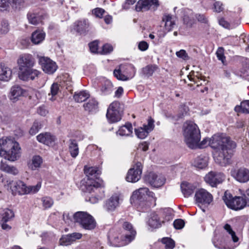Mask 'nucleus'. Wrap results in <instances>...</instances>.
Listing matches in <instances>:
<instances>
[{
    "label": "nucleus",
    "instance_id": "29",
    "mask_svg": "<svg viewBox=\"0 0 249 249\" xmlns=\"http://www.w3.org/2000/svg\"><path fill=\"white\" fill-rule=\"evenodd\" d=\"M181 191L185 197H189L195 191L196 186L188 182H183L180 185Z\"/></svg>",
    "mask_w": 249,
    "mask_h": 249
},
{
    "label": "nucleus",
    "instance_id": "45",
    "mask_svg": "<svg viewBox=\"0 0 249 249\" xmlns=\"http://www.w3.org/2000/svg\"><path fill=\"white\" fill-rule=\"evenodd\" d=\"M224 228L231 235L232 240L234 243L238 241V237L236 235L235 232L232 230L231 226L229 224H226Z\"/></svg>",
    "mask_w": 249,
    "mask_h": 249
},
{
    "label": "nucleus",
    "instance_id": "57",
    "mask_svg": "<svg viewBox=\"0 0 249 249\" xmlns=\"http://www.w3.org/2000/svg\"><path fill=\"white\" fill-rule=\"evenodd\" d=\"M242 113H249V100H245L241 103Z\"/></svg>",
    "mask_w": 249,
    "mask_h": 249
},
{
    "label": "nucleus",
    "instance_id": "22",
    "mask_svg": "<svg viewBox=\"0 0 249 249\" xmlns=\"http://www.w3.org/2000/svg\"><path fill=\"white\" fill-rule=\"evenodd\" d=\"M119 196L117 194L112 195L105 203L104 207L108 212L114 211L119 205Z\"/></svg>",
    "mask_w": 249,
    "mask_h": 249
},
{
    "label": "nucleus",
    "instance_id": "32",
    "mask_svg": "<svg viewBox=\"0 0 249 249\" xmlns=\"http://www.w3.org/2000/svg\"><path fill=\"white\" fill-rule=\"evenodd\" d=\"M69 151L73 158H75L79 154V147L75 140L70 139L69 141Z\"/></svg>",
    "mask_w": 249,
    "mask_h": 249
},
{
    "label": "nucleus",
    "instance_id": "16",
    "mask_svg": "<svg viewBox=\"0 0 249 249\" xmlns=\"http://www.w3.org/2000/svg\"><path fill=\"white\" fill-rule=\"evenodd\" d=\"M225 179V176L221 173L210 172L205 177V180L212 187L221 183Z\"/></svg>",
    "mask_w": 249,
    "mask_h": 249
},
{
    "label": "nucleus",
    "instance_id": "49",
    "mask_svg": "<svg viewBox=\"0 0 249 249\" xmlns=\"http://www.w3.org/2000/svg\"><path fill=\"white\" fill-rule=\"evenodd\" d=\"M112 85L110 82H107L101 88L102 92L105 94L110 93L112 90Z\"/></svg>",
    "mask_w": 249,
    "mask_h": 249
},
{
    "label": "nucleus",
    "instance_id": "33",
    "mask_svg": "<svg viewBox=\"0 0 249 249\" xmlns=\"http://www.w3.org/2000/svg\"><path fill=\"white\" fill-rule=\"evenodd\" d=\"M158 69L159 67L156 64H149L142 69V73L143 76L149 77Z\"/></svg>",
    "mask_w": 249,
    "mask_h": 249
},
{
    "label": "nucleus",
    "instance_id": "6",
    "mask_svg": "<svg viewBox=\"0 0 249 249\" xmlns=\"http://www.w3.org/2000/svg\"><path fill=\"white\" fill-rule=\"evenodd\" d=\"M74 221L86 230H92L96 227L93 217L85 212H77L74 214Z\"/></svg>",
    "mask_w": 249,
    "mask_h": 249
},
{
    "label": "nucleus",
    "instance_id": "7",
    "mask_svg": "<svg viewBox=\"0 0 249 249\" xmlns=\"http://www.w3.org/2000/svg\"><path fill=\"white\" fill-rule=\"evenodd\" d=\"M119 108L120 103L117 101H114L109 105L106 116L110 123H116L121 120L122 115Z\"/></svg>",
    "mask_w": 249,
    "mask_h": 249
},
{
    "label": "nucleus",
    "instance_id": "55",
    "mask_svg": "<svg viewBox=\"0 0 249 249\" xmlns=\"http://www.w3.org/2000/svg\"><path fill=\"white\" fill-rule=\"evenodd\" d=\"M176 55L178 57L182 58L184 60H187L189 59L188 54L184 50H180V51L177 52Z\"/></svg>",
    "mask_w": 249,
    "mask_h": 249
},
{
    "label": "nucleus",
    "instance_id": "17",
    "mask_svg": "<svg viewBox=\"0 0 249 249\" xmlns=\"http://www.w3.org/2000/svg\"><path fill=\"white\" fill-rule=\"evenodd\" d=\"M123 227L124 230L129 232V233H126L122 239V241L123 242V244L124 245H126L134 239L136 234V231L133 229L132 224L126 221L124 222Z\"/></svg>",
    "mask_w": 249,
    "mask_h": 249
},
{
    "label": "nucleus",
    "instance_id": "3",
    "mask_svg": "<svg viewBox=\"0 0 249 249\" xmlns=\"http://www.w3.org/2000/svg\"><path fill=\"white\" fill-rule=\"evenodd\" d=\"M184 141L189 147L194 149L197 147L200 140V130L197 125L192 122H186L183 124Z\"/></svg>",
    "mask_w": 249,
    "mask_h": 249
},
{
    "label": "nucleus",
    "instance_id": "14",
    "mask_svg": "<svg viewBox=\"0 0 249 249\" xmlns=\"http://www.w3.org/2000/svg\"><path fill=\"white\" fill-rule=\"evenodd\" d=\"M40 74L39 71L31 67L19 71L18 77L23 81L34 80L37 78Z\"/></svg>",
    "mask_w": 249,
    "mask_h": 249
},
{
    "label": "nucleus",
    "instance_id": "47",
    "mask_svg": "<svg viewBox=\"0 0 249 249\" xmlns=\"http://www.w3.org/2000/svg\"><path fill=\"white\" fill-rule=\"evenodd\" d=\"M161 242L165 245V248L166 249H173L175 247L174 241L170 238H163L161 240Z\"/></svg>",
    "mask_w": 249,
    "mask_h": 249
},
{
    "label": "nucleus",
    "instance_id": "56",
    "mask_svg": "<svg viewBox=\"0 0 249 249\" xmlns=\"http://www.w3.org/2000/svg\"><path fill=\"white\" fill-rule=\"evenodd\" d=\"M113 51L112 46L108 44H106L104 45L102 47V51L101 52V54H107L111 53Z\"/></svg>",
    "mask_w": 249,
    "mask_h": 249
},
{
    "label": "nucleus",
    "instance_id": "36",
    "mask_svg": "<svg viewBox=\"0 0 249 249\" xmlns=\"http://www.w3.org/2000/svg\"><path fill=\"white\" fill-rule=\"evenodd\" d=\"M162 21L165 22V29L167 32L171 31L175 25L174 20L170 15H164Z\"/></svg>",
    "mask_w": 249,
    "mask_h": 249
},
{
    "label": "nucleus",
    "instance_id": "26",
    "mask_svg": "<svg viewBox=\"0 0 249 249\" xmlns=\"http://www.w3.org/2000/svg\"><path fill=\"white\" fill-rule=\"evenodd\" d=\"M163 222L160 219L158 215L155 212L151 213L147 221V224L152 228H159Z\"/></svg>",
    "mask_w": 249,
    "mask_h": 249
},
{
    "label": "nucleus",
    "instance_id": "50",
    "mask_svg": "<svg viewBox=\"0 0 249 249\" xmlns=\"http://www.w3.org/2000/svg\"><path fill=\"white\" fill-rule=\"evenodd\" d=\"M64 221L68 224H70L74 220V214L72 213L64 212L63 214Z\"/></svg>",
    "mask_w": 249,
    "mask_h": 249
},
{
    "label": "nucleus",
    "instance_id": "53",
    "mask_svg": "<svg viewBox=\"0 0 249 249\" xmlns=\"http://www.w3.org/2000/svg\"><path fill=\"white\" fill-rule=\"evenodd\" d=\"M184 221L181 219L175 220L173 223L174 228L178 230L182 229L184 226Z\"/></svg>",
    "mask_w": 249,
    "mask_h": 249
},
{
    "label": "nucleus",
    "instance_id": "46",
    "mask_svg": "<svg viewBox=\"0 0 249 249\" xmlns=\"http://www.w3.org/2000/svg\"><path fill=\"white\" fill-rule=\"evenodd\" d=\"M114 76L119 80L126 81L128 80V77L121 70L120 68L115 69L113 71Z\"/></svg>",
    "mask_w": 249,
    "mask_h": 249
},
{
    "label": "nucleus",
    "instance_id": "31",
    "mask_svg": "<svg viewBox=\"0 0 249 249\" xmlns=\"http://www.w3.org/2000/svg\"><path fill=\"white\" fill-rule=\"evenodd\" d=\"M86 111L89 112H95L98 108V102L95 99H90L83 105Z\"/></svg>",
    "mask_w": 249,
    "mask_h": 249
},
{
    "label": "nucleus",
    "instance_id": "24",
    "mask_svg": "<svg viewBox=\"0 0 249 249\" xmlns=\"http://www.w3.org/2000/svg\"><path fill=\"white\" fill-rule=\"evenodd\" d=\"M37 140L40 143L47 145H52L55 137L50 132L41 133L36 136Z\"/></svg>",
    "mask_w": 249,
    "mask_h": 249
},
{
    "label": "nucleus",
    "instance_id": "44",
    "mask_svg": "<svg viewBox=\"0 0 249 249\" xmlns=\"http://www.w3.org/2000/svg\"><path fill=\"white\" fill-rule=\"evenodd\" d=\"M42 206L44 209L51 208L53 204V199L49 196H44L41 198Z\"/></svg>",
    "mask_w": 249,
    "mask_h": 249
},
{
    "label": "nucleus",
    "instance_id": "12",
    "mask_svg": "<svg viewBox=\"0 0 249 249\" xmlns=\"http://www.w3.org/2000/svg\"><path fill=\"white\" fill-rule=\"evenodd\" d=\"M17 64L20 71L24 69L33 67L35 65V59L31 54H23L18 57Z\"/></svg>",
    "mask_w": 249,
    "mask_h": 249
},
{
    "label": "nucleus",
    "instance_id": "28",
    "mask_svg": "<svg viewBox=\"0 0 249 249\" xmlns=\"http://www.w3.org/2000/svg\"><path fill=\"white\" fill-rule=\"evenodd\" d=\"M46 34L42 30H37L32 34L31 41L34 44L41 43L45 39Z\"/></svg>",
    "mask_w": 249,
    "mask_h": 249
},
{
    "label": "nucleus",
    "instance_id": "60",
    "mask_svg": "<svg viewBox=\"0 0 249 249\" xmlns=\"http://www.w3.org/2000/svg\"><path fill=\"white\" fill-rule=\"evenodd\" d=\"M149 45L145 41H142L139 43L138 48L141 51H145L148 48Z\"/></svg>",
    "mask_w": 249,
    "mask_h": 249
},
{
    "label": "nucleus",
    "instance_id": "61",
    "mask_svg": "<svg viewBox=\"0 0 249 249\" xmlns=\"http://www.w3.org/2000/svg\"><path fill=\"white\" fill-rule=\"evenodd\" d=\"M214 10L215 12L219 13L223 10V4L220 1H216L213 4Z\"/></svg>",
    "mask_w": 249,
    "mask_h": 249
},
{
    "label": "nucleus",
    "instance_id": "62",
    "mask_svg": "<svg viewBox=\"0 0 249 249\" xmlns=\"http://www.w3.org/2000/svg\"><path fill=\"white\" fill-rule=\"evenodd\" d=\"M8 2L12 5V6L17 8L20 6L23 2L24 0H8Z\"/></svg>",
    "mask_w": 249,
    "mask_h": 249
},
{
    "label": "nucleus",
    "instance_id": "23",
    "mask_svg": "<svg viewBox=\"0 0 249 249\" xmlns=\"http://www.w3.org/2000/svg\"><path fill=\"white\" fill-rule=\"evenodd\" d=\"M25 92V90L19 85H14L11 87L8 96L10 100L16 102L19 97L23 95Z\"/></svg>",
    "mask_w": 249,
    "mask_h": 249
},
{
    "label": "nucleus",
    "instance_id": "13",
    "mask_svg": "<svg viewBox=\"0 0 249 249\" xmlns=\"http://www.w3.org/2000/svg\"><path fill=\"white\" fill-rule=\"evenodd\" d=\"M144 178L145 182L155 187H160L165 182V178L163 176H158L153 172H150L146 175Z\"/></svg>",
    "mask_w": 249,
    "mask_h": 249
},
{
    "label": "nucleus",
    "instance_id": "42",
    "mask_svg": "<svg viewBox=\"0 0 249 249\" xmlns=\"http://www.w3.org/2000/svg\"><path fill=\"white\" fill-rule=\"evenodd\" d=\"M14 216V212L10 209L4 211L2 215L1 222H7Z\"/></svg>",
    "mask_w": 249,
    "mask_h": 249
},
{
    "label": "nucleus",
    "instance_id": "18",
    "mask_svg": "<svg viewBox=\"0 0 249 249\" xmlns=\"http://www.w3.org/2000/svg\"><path fill=\"white\" fill-rule=\"evenodd\" d=\"M231 176L238 182L245 183L249 180V170L245 168H241L231 171Z\"/></svg>",
    "mask_w": 249,
    "mask_h": 249
},
{
    "label": "nucleus",
    "instance_id": "35",
    "mask_svg": "<svg viewBox=\"0 0 249 249\" xmlns=\"http://www.w3.org/2000/svg\"><path fill=\"white\" fill-rule=\"evenodd\" d=\"M1 69L0 71V80L4 81H9L12 76V70L7 67L1 66Z\"/></svg>",
    "mask_w": 249,
    "mask_h": 249
},
{
    "label": "nucleus",
    "instance_id": "27",
    "mask_svg": "<svg viewBox=\"0 0 249 249\" xmlns=\"http://www.w3.org/2000/svg\"><path fill=\"white\" fill-rule=\"evenodd\" d=\"M0 169L3 172L14 176L17 175L19 173L18 170L16 167L9 165L2 160L0 162Z\"/></svg>",
    "mask_w": 249,
    "mask_h": 249
},
{
    "label": "nucleus",
    "instance_id": "25",
    "mask_svg": "<svg viewBox=\"0 0 249 249\" xmlns=\"http://www.w3.org/2000/svg\"><path fill=\"white\" fill-rule=\"evenodd\" d=\"M84 172L88 178L87 182H89V180L94 181L92 180V177L97 178L101 173L100 170L96 167H88L87 166L84 167Z\"/></svg>",
    "mask_w": 249,
    "mask_h": 249
},
{
    "label": "nucleus",
    "instance_id": "58",
    "mask_svg": "<svg viewBox=\"0 0 249 249\" xmlns=\"http://www.w3.org/2000/svg\"><path fill=\"white\" fill-rule=\"evenodd\" d=\"M105 11L101 8H96L92 10V13L97 18H102Z\"/></svg>",
    "mask_w": 249,
    "mask_h": 249
},
{
    "label": "nucleus",
    "instance_id": "19",
    "mask_svg": "<svg viewBox=\"0 0 249 249\" xmlns=\"http://www.w3.org/2000/svg\"><path fill=\"white\" fill-rule=\"evenodd\" d=\"M10 189L14 195H22L27 194V186L25 184L20 180L10 182Z\"/></svg>",
    "mask_w": 249,
    "mask_h": 249
},
{
    "label": "nucleus",
    "instance_id": "1",
    "mask_svg": "<svg viewBox=\"0 0 249 249\" xmlns=\"http://www.w3.org/2000/svg\"><path fill=\"white\" fill-rule=\"evenodd\" d=\"M208 145L216 149L214 159L215 161L221 166H225L229 163L233 155V150L236 146V143L229 137L216 135L211 139H204L200 143L199 147L204 148Z\"/></svg>",
    "mask_w": 249,
    "mask_h": 249
},
{
    "label": "nucleus",
    "instance_id": "43",
    "mask_svg": "<svg viewBox=\"0 0 249 249\" xmlns=\"http://www.w3.org/2000/svg\"><path fill=\"white\" fill-rule=\"evenodd\" d=\"M42 127V124L41 122L35 121L29 130V133L31 135H34L36 134Z\"/></svg>",
    "mask_w": 249,
    "mask_h": 249
},
{
    "label": "nucleus",
    "instance_id": "5",
    "mask_svg": "<svg viewBox=\"0 0 249 249\" xmlns=\"http://www.w3.org/2000/svg\"><path fill=\"white\" fill-rule=\"evenodd\" d=\"M223 199L228 207L235 211L249 206V199L245 195L233 197L230 193L225 192Z\"/></svg>",
    "mask_w": 249,
    "mask_h": 249
},
{
    "label": "nucleus",
    "instance_id": "8",
    "mask_svg": "<svg viewBox=\"0 0 249 249\" xmlns=\"http://www.w3.org/2000/svg\"><path fill=\"white\" fill-rule=\"evenodd\" d=\"M213 196L204 189H200L196 192L195 200L199 206L209 205L213 201Z\"/></svg>",
    "mask_w": 249,
    "mask_h": 249
},
{
    "label": "nucleus",
    "instance_id": "15",
    "mask_svg": "<svg viewBox=\"0 0 249 249\" xmlns=\"http://www.w3.org/2000/svg\"><path fill=\"white\" fill-rule=\"evenodd\" d=\"M39 63L41 65L43 71L48 74L53 73L57 69L56 63L48 57H40Z\"/></svg>",
    "mask_w": 249,
    "mask_h": 249
},
{
    "label": "nucleus",
    "instance_id": "10",
    "mask_svg": "<svg viewBox=\"0 0 249 249\" xmlns=\"http://www.w3.org/2000/svg\"><path fill=\"white\" fill-rule=\"evenodd\" d=\"M142 165L140 162H137L132 168L128 171L125 179L130 182H137L141 177Z\"/></svg>",
    "mask_w": 249,
    "mask_h": 249
},
{
    "label": "nucleus",
    "instance_id": "21",
    "mask_svg": "<svg viewBox=\"0 0 249 249\" xmlns=\"http://www.w3.org/2000/svg\"><path fill=\"white\" fill-rule=\"evenodd\" d=\"M45 14L43 11L29 13L27 15V18L30 23L37 25L42 24L44 19Z\"/></svg>",
    "mask_w": 249,
    "mask_h": 249
},
{
    "label": "nucleus",
    "instance_id": "51",
    "mask_svg": "<svg viewBox=\"0 0 249 249\" xmlns=\"http://www.w3.org/2000/svg\"><path fill=\"white\" fill-rule=\"evenodd\" d=\"M41 186V183L40 182H39L35 186H29L28 187H27V194L36 193L40 189Z\"/></svg>",
    "mask_w": 249,
    "mask_h": 249
},
{
    "label": "nucleus",
    "instance_id": "4",
    "mask_svg": "<svg viewBox=\"0 0 249 249\" xmlns=\"http://www.w3.org/2000/svg\"><path fill=\"white\" fill-rule=\"evenodd\" d=\"M104 188L105 184L102 181L97 182L89 180V182H86V184L82 186V190L85 193L94 194L89 197V201L94 203L104 196Z\"/></svg>",
    "mask_w": 249,
    "mask_h": 249
},
{
    "label": "nucleus",
    "instance_id": "64",
    "mask_svg": "<svg viewBox=\"0 0 249 249\" xmlns=\"http://www.w3.org/2000/svg\"><path fill=\"white\" fill-rule=\"evenodd\" d=\"M89 47L92 53H96L98 50V42L93 41L89 44Z\"/></svg>",
    "mask_w": 249,
    "mask_h": 249
},
{
    "label": "nucleus",
    "instance_id": "40",
    "mask_svg": "<svg viewBox=\"0 0 249 249\" xmlns=\"http://www.w3.org/2000/svg\"><path fill=\"white\" fill-rule=\"evenodd\" d=\"M42 162L41 158L39 156H35L33 157L32 162L30 164V167L33 170H36L39 167Z\"/></svg>",
    "mask_w": 249,
    "mask_h": 249
},
{
    "label": "nucleus",
    "instance_id": "59",
    "mask_svg": "<svg viewBox=\"0 0 249 249\" xmlns=\"http://www.w3.org/2000/svg\"><path fill=\"white\" fill-rule=\"evenodd\" d=\"M0 32L2 34H5L9 31L8 23L5 21H3L1 23V27L0 28Z\"/></svg>",
    "mask_w": 249,
    "mask_h": 249
},
{
    "label": "nucleus",
    "instance_id": "54",
    "mask_svg": "<svg viewBox=\"0 0 249 249\" xmlns=\"http://www.w3.org/2000/svg\"><path fill=\"white\" fill-rule=\"evenodd\" d=\"M216 56H217V57L218 58V59L219 60H221L223 64H225L226 58L223 53V49L221 48H218V49L217 50V51L216 53Z\"/></svg>",
    "mask_w": 249,
    "mask_h": 249
},
{
    "label": "nucleus",
    "instance_id": "63",
    "mask_svg": "<svg viewBox=\"0 0 249 249\" xmlns=\"http://www.w3.org/2000/svg\"><path fill=\"white\" fill-rule=\"evenodd\" d=\"M183 21L189 27H191L194 23V20L186 15L183 17Z\"/></svg>",
    "mask_w": 249,
    "mask_h": 249
},
{
    "label": "nucleus",
    "instance_id": "20",
    "mask_svg": "<svg viewBox=\"0 0 249 249\" xmlns=\"http://www.w3.org/2000/svg\"><path fill=\"white\" fill-rule=\"evenodd\" d=\"M157 7L159 5L158 0H139L136 5L137 11L148 10L152 6Z\"/></svg>",
    "mask_w": 249,
    "mask_h": 249
},
{
    "label": "nucleus",
    "instance_id": "37",
    "mask_svg": "<svg viewBox=\"0 0 249 249\" xmlns=\"http://www.w3.org/2000/svg\"><path fill=\"white\" fill-rule=\"evenodd\" d=\"M75 29L77 32L80 34L84 33L86 32L87 29L89 27V23L87 20L78 21L75 23Z\"/></svg>",
    "mask_w": 249,
    "mask_h": 249
},
{
    "label": "nucleus",
    "instance_id": "2",
    "mask_svg": "<svg viewBox=\"0 0 249 249\" xmlns=\"http://www.w3.org/2000/svg\"><path fill=\"white\" fill-rule=\"evenodd\" d=\"M20 147L13 139L2 138L0 139V156L11 161L20 157Z\"/></svg>",
    "mask_w": 249,
    "mask_h": 249
},
{
    "label": "nucleus",
    "instance_id": "38",
    "mask_svg": "<svg viewBox=\"0 0 249 249\" xmlns=\"http://www.w3.org/2000/svg\"><path fill=\"white\" fill-rule=\"evenodd\" d=\"M89 94L88 92L83 90L79 92H75L73 96V98L76 102L81 103L89 98Z\"/></svg>",
    "mask_w": 249,
    "mask_h": 249
},
{
    "label": "nucleus",
    "instance_id": "39",
    "mask_svg": "<svg viewBox=\"0 0 249 249\" xmlns=\"http://www.w3.org/2000/svg\"><path fill=\"white\" fill-rule=\"evenodd\" d=\"M60 90L59 85L56 83H53L51 87V92L48 94L49 100L53 101L56 99V95Z\"/></svg>",
    "mask_w": 249,
    "mask_h": 249
},
{
    "label": "nucleus",
    "instance_id": "30",
    "mask_svg": "<svg viewBox=\"0 0 249 249\" xmlns=\"http://www.w3.org/2000/svg\"><path fill=\"white\" fill-rule=\"evenodd\" d=\"M119 68L126 76H127L128 79L133 77L136 72L135 68L130 64L121 65L119 66Z\"/></svg>",
    "mask_w": 249,
    "mask_h": 249
},
{
    "label": "nucleus",
    "instance_id": "41",
    "mask_svg": "<svg viewBox=\"0 0 249 249\" xmlns=\"http://www.w3.org/2000/svg\"><path fill=\"white\" fill-rule=\"evenodd\" d=\"M194 165L199 169H203L207 166V161L205 158L198 157L195 159Z\"/></svg>",
    "mask_w": 249,
    "mask_h": 249
},
{
    "label": "nucleus",
    "instance_id": "9",
    "mask_svg": "<svg viewBox=\"0 0 249 249\" xmlns=\"http://www.w3.org/2000/svg\"><path fill=\"white\" fill-rule=\"evenodd\" d=\"M132 197L140 202H143L147 200L153 199L155 200L154 194L149 191L146 187L140 188L133 193Z\"/></svg>",
    "mask_w": 249,
    "mask_h": 249
},
{
    "label": "nucleus",
    "instance_id": "11",
    "mask_svg": "<svg viewBox=\"0 0 249 249\" xmlns=\"http://www.w3.org/2000/svg\"><path fill=\"white\" fill-rule=\"evenodd\" d=\"M154 121L150 117L148 120L147 124H143L142 127H140L135 129V133L138 138L143 139L146 138L148 134L152 131L154 128Z\"/></svg>",
    "mask_w": 249,
    "mask_h": 249
},
{
    "label": "nucleus",
    "instance_id": "52",
    "mask_svg": "<svg viewBox=\"0 0 249 249\" xmlns=\"http://www.w3.org/2000/svg\"><path fill=\"white\" fill-rule=\"evenodd\" d=\"M37 112L39 115L42 116H46L49 113L46 107L44 105L39 107L37 108Z\"/></svg>",
    "mask_w": 249,
    "mask_h": 249
},
{
    "label": "nucleus",
    "instance_id": "48",
    "mask_svg": "<svg viewBox=\"0 0 249 249\" xmlns=\"http://www.w3.org/2000/svg\"><path fill=\"white\" fill-rule=\"evenodd\" d=\"M73 242L72 238L70 236V234L63 236L59 241L60 244L62 246H68L70 245Z\"/></svg>",
    "mask_w": 249,
    "mask_h": 249
},
{
    "label": "nucleus",
    "instance_id": "34",
    "mask_svg": "<svg viewBox=\"0 0 249 249\" xmlns=\"http://www.w3.org/2000/svg\"><path fill=\"white\" fill-rule=\"evenodd\" d=\"M132 130L131 124L127 123L120 127L117 134L122 136H129L132 134Z\"/></svg>",
    "mask_w": 249,
    "mask_h": 249
}]
</instances>
